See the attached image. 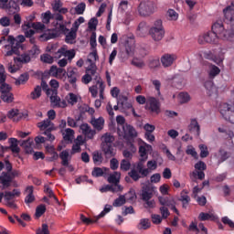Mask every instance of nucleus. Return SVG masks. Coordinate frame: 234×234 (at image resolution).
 I'll use <instances>...</instances> for the list:
<instances>
[{"instance_id":"f257e3e1","label":"nucleus","mask_w":234,"mask_h":234,"mask_svg":"<svg viewBox=\"0 0 234 234\" xmlns=\"http://www.w3.org/2000/svg\"><path fill=\"white\" fill-rule=\"evenodd\" d=\"M224 23L222 21H218L212 25V31H207L203 35L198 37L199 45H206V43H210L212 45H217L218 39H222L220 34H223Z\"/></svg>"},{"instance_id":"f03ea898","label":"nucleus","mask_w":234,"mask_h":234,"mask_svg":"<svg viewBox=\"0 0 234 234\" xmlns=\"http://www.w3.org/2000/svg\"><path fill=\"white\" fill-rule=\"evenodd\" d=\"M27 38H25V36L19 35L16 37H14V36H3L0 38V41L3 43V41H6L8 44L5 46V48L6 51L5 56H19L20 51L23 50V43H25Z\"/></svg>"},{"instance_id":"7ed1b4c3","label":"nucleus","mask_w":234,"mask_h":234,"mask_svg":"<svg viewBox=\"0 0 234 234\" xmlns=\"http://www.w3.org/2000/svg\"><path fill=\"white\" fill-rule=\"evenodd\" d=\"M158 167V163L156 161L150 160L147 162V168H145V163H143L142 170L138 169V165H134V168H133L130 172H128L129 176H131L133 182H138L140 178H146L149 176L151 171H154ZM147 170V172H143Z\"/></svg>"},{"instance_id":"20e7f679","label":"nucleus","mask_w":234,"mask_h":234,"mask_svg":"<svg viewBox=\"0 0 234 234\" xmlns=\"http://www.w3.org/2000/svg\"><path fill=\"white\" fill-rule=\"evenodd\" d=\"M69 32V29L67 28V26L63 23H56L55 28L48 29L42 35L38 37L39 41H48L50 39H56L59 37L61 34L67 35Z\"/></svg>"},{"instance_id":"39448f33","label":"nucleus","mask_w":234,"mask_h":234,"mask_svg":"<svg viewBox=\"0 0 234 234\" xmlns=\"http://www.w3.org/2000/svg\"><path fill=\"white\" fill-rule=\"evenodd\" d=\"M113 142L114 137L110 133H105L102 136L101 149L106 158H112V156H116V150H114V146L112 145Z\"/></svg>"},{"instance_id":"423d86ee","label":"nucleus","mask_w":234,"mask_h":234,"mask_svg":"<svg viewBox=\"0 0 234 234\" xmlns=\"http://www.w3.org/2000/svg\"><path fill=\"white\" fill-rule=\"evenodd\" d=\"M149 34L154 41H162V39H164L165 29H164V25L162 24L161 19H158L154 23V27L149 29Z\"/></svg>"},{"instance_id":"0eeeda50","label":"nucleus","mask_w":234,"mask_h":234,"mask_svg":"<svg viewBox=\"0 0 234 234\" xmlns=\"http://www.w3.org/2000/svg\"><path fill=\"white\" fill-rule=\"evenodd\" d=\"M199 58L209 59V61H214L217 65L220 67L224 62V52L220 51L218 55L213 54L211 50L207 51H199L198 53Z\"/></svg>"},{"instance_id":"6e6552de","label":"nucleus","mask_w":234,"mask_h":234,"mask_svg":"<svg viewBox=\"0 0 234 234\" xmlns=\"http://www.w3.org/2000/svg\"><path fill=\"white\" fill-rule=\"evenodd\" d=\"M16 197H21V191H19V189H13L12 192L10 191L4 192V200L7 207H11V209H17V205L14 200Z\"/></svg>"},{"instance_id":"1a4fd4ad","label":"nucleus","mask_w":234,"mask_h":234,"mask_svg":"<svg viewBox=\"0 0 234 234\" xmlns=\"http://www.w3.org/2000/svg\"><path fill=\"white\" fill-rule=\"evenodd\" d=\"M219 112L224 120L230 123H234V105L222 103L219 108Z\"/></svg>"},{"instance_id":"9d476101","label":"nucleus","mask_w":234,"mask_h":234,"mask_svg":"<svg viewBox=\"0 0 234 234\" xmlns=\"http://www.w3.org/2000/svg\"><path fill=\"white\" fill-rule=\"evenodd\" d=\"M151 144H145V146L141 145L139 147V154L141 156V158L139 159V161L135 164L137 165V169H139V171H142V167L144 165V164H145V162H147V159L149 158V154H147V149H151ZM147 173V170H143V174Z\"/></svg>"},{"instance_id":"9b49d317","label":"nucleus","mask_w":234,"mask_h":234,"mask_svg":"<svg viewBox=\"0 0 234 234\" xmlns=\"http://www.w3.org/2000/svg\"><path fill=\"white\" fill-rule=\"evenodd\" d=\"M10 90H12L10 85L5 82L0 84L1 100L5 103H12L14 101V94Z\"/></svg>"},{"instance_id":"f8f14e48","label":"nucleus","mask_w":234,"mask_h":234,"mask_svg":"<svg viewBox=\"0 0 234 234\" xmlns=\"http://www.w3.org/2000/svg\"><path fill=\"white\" fill-rule=\"evenodd\" d=\"M140 16H144V17L147 16H151V14H154V2L146 1L142 2L138 7Z\"/></svg>"},{"instance_id":"ddd939ff","label":"nucleus","mask_w":234,"mask_h":234,"mask_svg":"<svg viewBox=\"0 0 234 234\" xmlns=\"http://www.w3.org/2000/svg\"><path fill=\"white\" fill-rule=\"evenodd\" d=\"M98 90L100 92V99L103 100V93L105 92V84L103 83V80H99L96 85L89 88V91L90 92L92 98H98Z\"/></svg>"},{"instance_id":"4468645a","label":"nucleus","mask_w":234,"mask_h":234,"mask_svg":"<svg viewBox=\"0 0 234 234\" xmlns=\"http://www.w3.org/2000/svg\"><path fill=\"white\" fill-rule=\"evenodd\" d=\"M223 33H220L223 41H234V23L229 25L223 24Z\"/></svg>"},{"instance_id":"2eb2a0df","label":"nucleus","mask_w":234,"mask_h":234,"mask_svg":"<svg viewBox=\"0 0 234 234\" xmlns=\"http://www.w3.org/2000/svg\"><path fill=\"white\" fill-rule=\"evenodd\" d=\"M88 62L90 63V66L86 69V74L88 76H90V78H93L95 80L96 84L98 83V80H101V78L100 77V74L98 73V67H96V63L92 61V59L88 58Z\"/></svg>"},{"instance_id":"dca6fc26","label":"nucleus","mask_w":234,"mask_h":234,"mask_svg":"<svg viewBox=\"0 0 234 234\" xmlns=\"http://www.w3.org/2000/svg\"><path fill=\"white\" fill-rule=\"evenodd\" d=\"M145 109L150 111V112L158 114L160 112V101L154 97H147Z\"/></svg>"},{"instance_id":"f3484780","label":"nucleus","mask_w":234,"mask_h":234,"mask_svg":"<svg viewBox=\"0 0 234 234\" xmlns=\"http://www.w3.org/2000/svg\"><path fill=\"white\" fill-rule=\"evenodd\" d=\"M2 10H5L8 16H14L19 12V4L14 0H10L8 4L1 5Z\"/></svg>"},{"instance_id":"a211bd4d","label":"nucleus","mask_w":234,"mask_h":234,"mask_svg":"<svg viewBox=\"0 0 234 234\" xmlns=\"http://www.w3.org/2000/svg\"><path fill=\"white\" fill-rule=\"evenodd\" d=\"M160 61L164 69H167L169 67H172L175 61H176V55L165 53L161 57Z\"/></svg>"},{"instance_id":"6ab92c4d","label":"nucleus","mask_w":234,"mask_h":234,"mask_svg":"<svg viewBox=\"0 0 234 234\" xmlns=\"http://www.w3.org/2000/svg\"><path fill=\"white\" fill-rule=\"evenodd\" d=\"M223 14L225 23H231V21H234V0L231 2L230 5L223 10Z\"/></svg>"},{"instance_id":"aec40b11","label":"nucleus","mask_w":234,"mask_h":234,"mask_svg":"<svg viewBox=\"0 0 234 234\" xmlns=\"http://www.w3.org/2000/svg\"><path fill=\"white\" fill-rule=\"evenodd\" d=\"M187 129L191 134H195V136H200V124L197 119L194 118L190 120V123L188 124Z\"/></svg>"},{"instance_id":"412c9836","label":"nucleus","mask_w":234,"mask_h":234,"mask_svg":"<svg viewBox=\"0 0 234 234\" xmlns=\"http://www.w3.org/2000/svg\"><path fill=\"white\" fill-rule=\"evenodd\" d=\"M13 177L10 174L3 172L0 176V184L3 186V189H8L12 184Z\"/></svg>"},{"instance_id":"4be33fe9","label":"nucleus","mask_w":234,"mask_h":234,"mask_svg":"<svg viewBox=\"0 0 234 234\" xmlns=\"http://www.w3.org/2000/svg\"><path fill=\"white\" fill-rule=\"evenodd\" d=\"M80 130L82 131V133H84L85 137L89 138L90 140H92L96 134V131L90 129V126H89L87 123L81 124Z\"/></svg>"},{"instance_id":"5701e85b","label":"nucleus","mask_w":234,"mask_h":234,"mask_svg":"<svg viewBox=\"0 0 234 234\" xmlns=\"http://www.w3.org/2000/svg\"><path fill=\"white\" fill-rule=\"evenodd\" d=\"M122 131L125 136H129V138H136L138 136L136 130L131 124H125V126H122Z\"/></svg>"},{"instance_id":"b1692460","label":"nucleus","mask_w":234,"mask_h":234,"mask_svg":"<svg viewBox=\"0 0 234 234\" xmlns=\"http://www.w3.org/2000/svg\"><path fill=\"white\" fill-rule=\"evenodd\" d=\"M57 54H58V58L65 56V58H68V59H74V58H76V51H74V49L66 50L65 48H61L58 50Z\"/></svg>"},{"instance_id":"393cba45","label":"nucleus","mask_w":234,"mask_h":234,"mask_svg":"<svg viewBox=\"0 0 234 234\" xmlns=\"http://www.w3.org/2000/svg\"><path fill=\"white\" fill-rule=\"evenodd\" d=\"M122 176V174L119 172H113L112 174H110L108 176V182L109 184H112L115 186H121L120 185V178Z\"/></svg>"},{"instance_id":"a878e982","label":"nucleus","mask_w":234,"mask_h":234,"mask_svg":"<svg viewBox=\"0 0 234 234\" xmlns=\"http://www.w3.org/2000/svg\"><path fill=\"white\" fill-rule=\"evenodd\" d=\"M90 123L93 125L94 129L97 131H101V129H103V125L105 124V120L103 117H99L98 119L91 118Z\"/></svg>"},{"instance_id":"bb28decb","label":"nucleus","mask_w":234,"mask_h":234,"mask_svg":"<svg viewBox=\"0 0 234 234\" xmlns=\"http://www.w3.org/2000/svg\"><path fill=\"white\" fill-rule=\"evenodd\" d=\"M67 76L69 83L73 87H76V81H78V71L70 69L68 71Z\"/></svg>"},{"instance_id":"cd10ccee","label":"nucleus","mask_w":234,"mask_h":234,"mask_svg":"<svg viewBox=\"0 0 234 234\" xmlns=\"http://www.w3.org/2000/svg\"><path fill=\"white\" fill-rule=\"evenodd\" d=\"M70 154H69V150H63L59 154V158L61 160V165L64 167H69V161L70 160Z\"/></svg>"},{"instance_id":"c85d7f7f","label":"nucleus","mask_w":234,"mask_h":234,"mask_svg":"<svg viewBox=\"0 0 234 234\" xmlns=\"http://www.w3.org/2000/svg\"><path fill=\"white\" fill-rule=\"evenodd\" d=\"M147 34V23L141 22L136 29V35L139 36V37H144Z\"/></svg>"},{"instance_id":"c756f323","label":"nucleus","mask_w":234,"mask_h":234,"mask_svg":"<svg viewBox=\"0 0 234 234\" xmlns=\"http://www.w3.org/2000/svg\"><path fill=\"white\" fill-rule=\"evenodd\" d=\"M76 37H77L76 30L71 28L70 31L66 33L65 42L69 43V45H72Z\"/></svg>"},{"instance_id":"7c9ffc66","label":"nucleus","mask_w":234,"mask_h":234,"mask_svg":"<svg viewBox=\"0 0 234 234\" xmlns=\"http://www.w3.org/2000/svg\"><path fill=\"white\" fill-rule=\"evenodd\" d=\"M17 143L18 141L16 138H9V144H10L9 149L12 151V153H16V154H19V152L21 151Z\"/></svg>"},{"instance_id":"2f4dec72","label":"nucleus","mask_w":234,"mask_h":234,"mask_svg":"<svg viewBox=\"0 0 234 234\" xmlns=\"http://www.w3.org/2000/svg\"><path fill=\"white\" fill-rule=\"evenodd\" d=\"M187 190H183L181 191V194H180V202L183 203V207H187V204H189V202H191V197H189L187 196Z\"/></svg>"},{"instance_id":"473e14b6","label":"nucleus","mask_w":234,"mask_h":234,"mask_svg":"<svg viewBox=\"0 0 234 234\" xmlns=\"http://www.w3.org/2000/svg\"><path fill=\"white\" fill-rule=\"evenodd\" d=\"M151 228V221L149 220V218H142L139 222V224L137 225V229H149Z\"/></svg>"},{"instance_id":"72a5a7b5","label":"nucleus","mask_w":234,"mask_h":234,"mask_svg":"<svg viewBox=\"0 0 234 234\" xmlns=\"http://www.w3.org/2000/svg\"><path fill=\"white\" fill-rule=\"evenodd\" d=\"M49 127H54V123L48 119L38 122V128L40 129V131H47V129H49Z\"/></svg>"},{"instance_id":"f704fd0d","label":"nucleus","mask_w":234,"mask_h":234,"mask_svg":"<svg viewBox=\"0 0 234 234\" xmlns=\"http://www.w3.org/2000/svg\"><path fill=\"white\" fill-rule=\"evenodd\" d=\"M141 198L144 202H147L153 198V192L149 188H144L142 190Z\"/></svg>"},{"instance_id":"c9c22d12","label":"nucleus","mask_w":234,"mask_h":234,"mask_svg":"<svg viewBox=\"0 0 234 234\" xmlns=\"http://www.w3.org/2000/svg\"><path fill=\"white\" fill-rule=\"evenodd\" d=\"M15 63H30V55L24 53L20 55L19 57H16L14 58Z\"/></svg>"},{"instance_id":"e433bc0d","label":"nucleus","mask_w":234,"mask_h":234,"mask_svg":"<svg viewBox=\"0 0 234 234\" xmlns=\"http://www.w3.org/2000/svg\"><path fill=\"white\" fill-rule=\"evenodd\" d=\"M78 95H76L75 93H69L66 96V101L69 104V105H76V103H78Z\"/></svg>"},{"instance_id":"4c0bfd02","label":"nucleus","mask_w":234,"mask_h":234,"mask_svg":"<svg viewBox=\"0 0 234 234\" xmlns=\"http://www.w3.org/2000/svg\"><path fill=\"white\" fill-rule=\"evenodd\" d=\"M160 58L154 57L148 60L149 69H158L160 67Z\"/></svg>"},{"instance_id":"58836bf2","label":"nucleus","mask_w":234,"mask_h":234,"mask_svg":"<svg viewBox=\"0 0 234 234\" xmlns=\"http://www.w3.org/2000/svg\"><path fill=\"white\" fill-rule=\"evenodd\" d=\"M32 28H34V30H37V32H47V26H45V24H43V22H34L32 23Z\"/></svg>"},{"instance_id":"ea45409f","label":"nucleus","mask_w":234,"mask_h":234,"mask_svg":"<svg viewBox=\"0 0 234 234\" xmlns=\"http://www.w3.org/2000/svg\"><path fill=\"white\" fill-rule=\"evenodd\" d=\"M52 131H54V127H49L42 133V134L47 136L46 140L48 142H54L56 140V136L52 134Z\"/></svg>"},{"instance_id":"a19ab883","label":"nucleus","mask_w":234,"mask_h":234,"mask_svg":"<svg viewBox=\"0 0 234 234\" xmlns=\"http://www.w3.org/2000/svg\"><path fill=\"white\" fill-rule=\"evenodd\" d=\"M44 193L48 195L49 198H54L55 202H59V199H58V197H56L54 191L52 190V188H50L48 185L44 186Z\"/></svg>"},{"instance_id":"79ce46f5","label":"nucleus","mask_w":234,"mask_h":234,"mask_svg":"<svg viewBox=\"0 0 234 234\" xmlns=\"http://www.w3.org/2000/svg\"><path fill=\"white\" fill-rule=\"evenodd\" d=\"M159 203L161 204V206H163L165 207H171L175 204V201L169 199V197H160Z\"/></svg>"},{"instance_id":"37998d69","label":"nucleus","mask_w":234,"mask_h":234,"mask_svg":"<svg viewBox=\"0 0 234 234\" xmlns=\"http://www.w3.org/2000/svg\"><path fill=\"white\" fill-rule=\"evenodd\" d=\"M178 100L180 103H187L191 101V96L189 93L182 91L178 94Z\"/></svg>"},{"instance_id":"c03bdc74","label":"nucleus","mask_w":234,"mask_h":234,"mask_svg":"<svg viewBox=\"0 0 234 234\" xmlns=\"http://www.w3.org/2000/svg\"><path fill=\"white\" fill-rule=\"evenodd\" d=\"M31 100H37L41 98V86L37 85L30 93Z\"/></svg>"},{"instance_id":"a18cd8bd","label":"nucleus","mask_w":234,"mask_h":234,"mask_svg":"<svg viewBox=\"0 0 234 234\" xmlns=\"http://www.w3.org/2000/svg\"><path fill=\"white\" fill-rule=\"evenodd\" d=\"M72 138H74V130L67 128L63 139L65 142H72Z\"/></svg>"},{"instance_id":"49530a36","label":"nucleus","mask_w":234,"mask_h":234,"mask_svg":"<svg viewBox=\"0 0 234 234\" xmlns=\"http://www.w3.org/2000/svg\"><path fill=\"white\" fill-rule=\"evenodd\" d=\"M46 211H47V206H45V205L37 206L36 208V213H35L37 218L43 217V215H45Z\"/></svg>"},{"instance_id":"de8ad7c7","label":"nucleus","mask_w":234,"mask_h":234,"mask_svg":"<svg viewBox=\"0 0 234 234\" xmlns=\"http://www.w3.org/2000/svg\"><path fill=\"white\" fill-rule=\"evenodd\" d=\"M125 196L122 195L113 201V207H122L125 204Z\"/></svg>"},{"instance_id":"09e8293b","label":"nucleus","mask_w":234,"mask_h":234,"mask_svg":"<svg viewBox=\"0 0 234 234\" xmlns=\"http://www.w3.org/2000/svg\"><path fill=\"white\" fill-rule=\"evenodd\" d=\"M215 216L213 214L206 213V212H201L198 216V220L201 222H204L206 220H213Z\"/></svg>"},{"instance_id":"8fccbe9b","label":"nucleus","mask_w":234,"mask_h":234,"mask_svg":"<svg viewBox=\"0 0 234 234\" xmlns=\"http://www.w3.org/2000/svg\"><path fill=\"white\" fill-rule=\"evenodd\" d=\"M123 187L122 186H115L114 185H107L104 191H112V193H118V191H122Z\"/></svg>"},{"instance_id":"3c124183","label":"nucleus","mask_w":234,"mask_h":234,"mask_svg":"<svg viewBox=\"0 0 234 234\" xmlns=\"http://www.w3.org/2000/svg\"><path fill=\"white\" fill-rule=\"evenodd\" d=\"M92 176L95 178H100V176H103L105 175V171L101 167H94L91 172Z\"/></svg>"},{"instance_id":"603ef678","label":"nucleus","mask_w":234,"mask_h":234,"mask_svg":"<svg viewBox=\"0 0 234 234\" xmlns=\"http://www.w3.org/2000/svg\"><path fill=\"white\" fill-rule=\"evenodd\" d=\"M121 171H129L131 169V161L122 159L120 165Z\"/></svg>"},{"instance_id":"864d4df0","label":"nucleus","mask_w":234,"mask_h":234,"mask_svg":"<svg viewBox=\"0 0 234 234\" xmlns=\"http://www.w3.org/2000/svg\"><path fill=\"white\" fill-rule=\"evenodd\" d=\"M209 78H215L216 76H218V74H220V68L212 65L210 67V70H209Z\"/></svg>"},{"instance_id":"5fc2aeb1","label":"nucleus","mask_w":234,"mask_h":234,"mask_svg":"<svg viewBox=\"0 0 234 234\" xmlns=\"http://www.w3.org/2000/svg\"><path fill=\"white\" fill-rule=\"evenodd\" d=\"M51 19H52V13L50 11H47L46 13L42 14V23L44 25H48Z\"/></svg>"},{"instance_id":"6e6d98bb","label":"nucleus","mask_w":234,"mask_h":234,"mask_svg":"<svg viewBox=\"0 0 234 234\" xmlns=\"http://www.w3.org/2000/svg\"><path fill=\"white\" fill-rule=\"evenodd\" d=\"M112 209V206L111 205H105L104 209L97 216V220H100V218H103L107 213H111V210Z\"/></svg>"},{"instance_id":"4d7b16f0","label":"nucleus","mask_w":234,"mask_h":234,"mask_svg":"<svg viewBox=\"0 0 234 234\" xmlns=\"http://www.w3.org/2000/svg\"><path fill=\"white\" fill-rule=\"evenodd\" d=\"M32 144L33 142L30 139L23 141L21 145L26 149V153H32Z\"/></svg>"},{"instance_id":"13d9d810","label":"nucleus","mask_w":234,"mask_h":234,"mask_svg":"<svg viewBox=\"0 0 234 234\" xmlns=\"http://www.w3.org/2000/svg\"><path fill=\"white\" fill-rule=\"evenodd\" d=\"M199 149L201 158H207V156H209V151H207V146H206L205 144H199Z\"/></svg>"},{"instance_id":"bf43d9fd","label":"nucleus","mask_w":234,"mask_h":234,"mask_svg":"<svg viewBox=\"0 0 234 234\" xmlns=\"http://www.w3.org/2000/svg\"><path fill=\"white\" fill-rule=\"evenodd\" d=\"M41 61H43V63H48L49 65H52V63H54V57L48 55V54H43L40 57Z\"/></svg>"},{"instance_id":"052dcab7","label":"nucleus","mask_w":234,"mask_h":234,"mask_svg":"<svg viewBox=\"0 0 234 234\" xmlns=\"http://www.w3.org/2000/svg\"><path fill=\"white\" fill-rule=\"evenodd\" d=\"M27 80H28L27 73H24L20 75L18 79L16 80V85H25Z\"/></svg>"},{"instance_id":"680f3d73","label":"nucleus","mask_w":234,"mask_h":234,"mask_svg":"<svg viewBox=\"0 0 234 234\" xmlns=\"http://www.w3.org/2000/svg\"><path fill=\"white\" fill-rule=\"evenodd\" d=\"M85 8H87V5H85V3H80L75 7V12L78 16H82L85 12Z\"/></svg>"},{"instance_id":"e2e57ef3","label":"nucleus","mask_w":234,"mask_h":234,"mask_svg":"<svg viewBox=\"0 0 234 234\" xmlns=\"http://www.w3.org/2000/svg\"><path fill=\"white\" fill-rule=\"evenodd\" d=\"M90 50H94L96 49V47H98V43L96 42V32H92L90 37Z\"/></svg>"},{"instance_id":"0e129e2a","label":"nucleus","mask_w":234,"mask_h":234,"mask_svg":"<svg viewBox=\"0 0 234 234\" xmlns=\"http://www.w3.org/2000/svg\"><path fill=\"white\" fill-rule=\"evenodd\" d=\"M80 220L81 222H83V224H87V226H89L90 224L96 223V221L98 220V218H96V219H90V218H87L85 217V215L81 214Z\"/></svg>"},{"instance_id":"69168bd1","label":"nucleus","mask_w":234,"mask_h":234,"mask_svg":"<svg viewBox=\"0 0 234 234\" xmlns=\"http://www.w3.org/2000/svg\"><path fill=\"white\" fill-rule=\"evenodd\" d=\"M167 16L171 21H176L178 19V13L175 9H169L167 11Z\"/></svg>"},{"instance_id":"338daca9","label":"nucleus","mask_w":234,"mask_h":234,"mask_svg":"<svg viewBox=\"0 0 234 234\" xmlns=\"http://www.w3.org/2000/svg\"><path fill=\"white\" fill-rule=\"evenodd\" d=\"M96 27H98V18L93 17L88 23V27L90 30H96Z\"/></svg>"},{"instance_id":"774afa93","label":"nucleus","mask_w":234,"mask_h":234,"mask_svg":"<svg viewBox=\"0 0 234 234\" xmlns=\"http://www.w3.org/2000/svg\"><path fill=\"white\" fill-rule=\"evenodd\" d=\"M92 159L94 164H101L103 156H101V154L95 152L93 153Z\"/></svg>"}]
</instances>
